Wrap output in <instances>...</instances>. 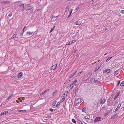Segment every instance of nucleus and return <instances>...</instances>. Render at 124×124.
Here are the masks:
<instances>
[{
	"label": "nucleus",
	"mask_w": 124,
	"mask_h": 124,
	"mask_svg": "<svg viewBox=\"0 0 124 124\" xmlns=\"http://www.w3.org/2000/svg\"><path fill=\"white\" fill-rule=\"evenodd\" d=\"M108 29V28H106V29H105L106 30H107Z\"/></svg>",
	"instance_id": "774afa93"
},
{
	"label": "nucleus",
	"mask_w": 124,
	"mask_h": 124,
	"mask_svg": "<svg viewBox=\"0 0 124 124\" xmlns=\"http://www.w3.org/2000/svg\"><path fill=\"white\" fill-rule=\"evenodd\" d=\"M117 98H116V97L115 96V97L113 99H114V100H115Z\"/></svg>",
	"instance_id": "338daca9"
},
{
	"label": "nucleus",
	"mask_w": 124,
	"mask_h": 124,
	"mask_svg": "<svg viewBox=\"0 0 124 124\" xmlns=\"http://www.w3.org/2000/svg\"><path fill=\"white\" fill-rule=\"evenodd\" d=\"M24 29H23V30L21 31V32L20 33V35H22L23 34L24 32Z\"/></svg>",
	"instance_id": "c85d7f7f"
},
{
	"label": "nucleus",
	"mask_w": 124,
	"mask_h": 124,
	"mask_svg": "<svg viewBox=\"0 0 124 124\" xmlns=\"http://www.w3.org/2000/svg\"><path fill=\"white\" fill-rule=\"evenodd\" d=\"M112 56L111 57H110L108 58L106 60V62H108L109 60H110L112 58Z\"/></svg>",
	"instance_id": "cd10ccee"
},
{
	"label": "nucleus",
	"mask_w": 124,
	"mask_h": 124,
	"mask_svg": "<svg viewBox=\"0 0 124 124\" xmlns=\"http://www.w3.org/2000/svg\"><path fill=\"white\" fill-rule=\"evenodd\" d=\"M115 104H111L110 105V106H115Z\"/></svg>",
	"instance_id": "4d7b16f0"
},
{
	"label": "nucleus",
	"mask_w": 124,
	"mask_h": 124,
	"mask_svg": "<svg viewBox=\"0 0 124 124\" xmlns=\"http://www.w3.org/2000/svg\"><path fill=\"white\" fill-rule=\"evenodd\" d=\"M120 13L122 14L124 13V10H122L120 12Z\"/></svg>",
	"instance_id": "49530a36"
},
{
	"label": "nucleus",
	"mask_w": 124,
	"mask_h": 124,
	"mask_svg": "<svg viewBox=\"0 0 124 124\" xmlns=\"http://www.w3.org/2000/svg\"><path fill=\"white\" fill-rule=\"evenodd\" d=\"M118 116V115L117 114H115L114 115L112 116L111 119H114L115 118H117Z\"/></svg>",
	"instance_id": "ddd939ff"
},
{
	"label": "nucleus",
	"mask_w": 124,
	"mask_h": 124,
	"mask_svg": "<svg viewBox=\"0 0 124 124\" xmlns=\"http://www.w3.org/2000/svg\"><path fill=\"white\" fill-rule=\"evenodd\" d=\"M57 101H54L52 103V105L53 106H54Z\"/></svg>",
	"instance_id": "6ab92c4d"
},
{
	"label": "nucleus",
	"mask_w": 124,
	"mask_h": 124,
	"mask_svg": "<svg viewBox=\"0 0 124 124\" xmlns=\"http://www.w3.org/2000/svg\"><path fill=\"white\" fill-rule=\"evenodd\" d=\"M118 102V101H116V102H115V104H116Z\"/></svg>",
	"instance_id": "bf43d9fd"
},
{
	"label": "nucleus",
	"mask_w": 124,
	"mask_h": 124,
	"mask_svg": "<svg viewBox=\"0 0 124 124\" xmlns=\"http://www.w3.org/2000/svg\"><path fill=\"white\" fill-rule=\"evenodd\" d=\"M82 100H83L82 99H81V98L77 99L75 100V102H77V101H78V103L79 104L82 101Z\"/></svg>",
	"instance_id": "1a4fd4ad"
},
{
	"label": "nucleus",
	"mask_w": 124,
	"mask_h": 124,
	"mask_svg": "<svg viewBox=\"0 0 124 124\" xmlns=\"http://www.w3.org/2000/svg\"><path fill=\"white\" fill-rule=\"evenodd\" d=\"M106 101L105 99H101V101L100 103L101 104H103Z\"/></svg>",
	"instance_id": "dca6fc26"
},
{
	"label": "nucleus",
	"mask_w": 124,
	"mask_h": 124,
	"mask_svg": "<svg viewBox=\"0 0 124 124\" xmlns=\"http://www.w3.org/2000/svg\"><path fill=\"white\" fill-rule=\"evenodd\" d=\"M110 71V70L109 69H107L103 70V72L106 73H108Z\"/></svg>",
	"instance_id": "9b49d317"
},
{
	"label": "nucleus",
	"mask_w": 124,
	"mask_h": 124,
	"mask_svg": "<svg viewBox=\"0 0 124 124\" xmlns=\"http://www.w3.org/2000/svg\"><path fill=\"white\" fill-rule=\"evenodd\" d=\"M2 4L3 5H7L9 4L10 3V2L8 1H2Z\"/></svg>",
	"instance_id": "0eeeda50"
},
{
	"label": "nucleus",
	"mask_w": 124,
	"mask_h": 124,
	"mask_svg": "<svg viewBox=\"0 0 124 124\" xmlns=\"http://www.w3.org/2000/svg\"><path fill=\"white\" fill-rule=\"evenodd\" d=\"M119 70H117L115 71L114 72V74L115 76L117 75L119 73Z\"/></svg>",
	"instance_id": "4468645a"
},
{
	"label": "nucleus",
	"mask_w": 124,
	"mask_h": 124,
	"mask_svg": "<svg viewBox=\"0 0 124 124\" xmlns=\"http://www.w3.org/2000/svg\"><path fill=\"white\" fill-rule=\"evenodd\" d=\"M100 6V5L99 4H97L95 5V7H98Z\"/></svg>",
	"instance_id": "8fccbe9b"
},
{
	"label": "nucleus",
	"mask_w": 124,
	"mask_h": 124,
	"mask_svg": "<svg viewBox=\"0 0 124 124\" xmlns=\"http://www.w3.org/2000/svg\"><path fill=\"white\" fill-rule=\"evenodd\" d=\"M8 111H5L3 112L2 113H1L0 114V115L2 116L3 115L6 114L7 113H8Z\"/></svg>",
	"instance_id": "a211bd4d"
},
{
	"label": "nucleus",
	"mask_w": 124,
	"mask_h": 124,
	"mask_svg": "<svg viewBox=\"0 0 124 124\" xmlns=\"http://www.w3.org/2000/svg\"><path fill=\"white\" fill-rule=\"evenodd\" d=\"M101 119V117H98L95 119L94 121V122H96L99 121H101L100 119Z\"/></svg>",
	"instance_id": "423d86ee"
},
{
	"label": "nucleus",
	"mask_w": 124,
	"mask_h": 124,
	"mask_svg": "<svg viewBox=\"0 0 124 124\" xmlns=\"http://www.w3.org/2000/svg\"><path fill=\"white\" fill-rule=\"evenodd\" d=\"M18 111L20 112H23V113H25L26 112L27 110H18Z\"/></svg>",
	"instance_id": "2eb2a0df"
},
{
	"label": "nucleus",
	"mask_w": 124,
	"mask_h": 124,
	"mask_svg": "<svg viewBox=\"0 0 124 124\" xmlns=\"http://www.w3.org/2000/svg\"><path fill=\"white\" fill-rule=\"evenodd\" d=\"M77 80H75L73 83L70 85V87L71 89H72L74 87L75 83H77Z\"/></svg>",
	"instance_id": "39448f33"
},
{
	"label": "nucleus",
	"mask_w": 124,
	"mask_h": 124,
	"mask_svg": "<svg viewBox=\"0 0 124 124\" xmlns=\"http://www.w3.org/2000/svg\"><path fill=\"white\" fill-rule=\"evenodd\" d=\"M69 7L68 6H67V7H66V8H65V10L66 11H67L68 9V11L69 10Z\"/></svg>",
	"instance_id": "f704fd0d"
},
{
	"label": "nucleus",
	"mask_w": 124,
	"mask_h": 124,
	"mask_svg": "<svg viewBox=\"0 0 124 124\" xmlns=\"http://www.w3.org/2000/svg\"><path fill=\"white\" fill-rule=\"evenodd\" d=\"M57 90H55L52 94L53 96H55L56 94V93L57 92Z\"/></svg>",
	"instance_id": "4be33fe9"
},
{
	"label": "nucleus",
	"mask_w": 124,
	"mask_h": 124,
	"mask_svg": "<svg viewBox=\"0 0 124 124\" xmlns=\"http://www.w3.org/2000/svg\"><path fill=\"white\" fill-rule=\"evenodd\" d=\"M120 81H117V86H118L120 84Z\"/></svg>",
	"instance_id": "a18cd8bd"
},
{
	"label": "nucleus",
	"mask_w": 124,
	"mask_h": 124,
	"mask_svg": "<svg viewBox=\"0 0 124 124\" xmlns=\"http://www.w3.org/2000/svg\"><path fill=\"white\" fill-rule=\"evenodd\" d=\"M12 96V95H11L10 96H9L8 98L7 99V100H9V99L11 98Z\"/></svg>",
	"instance_id": "c03bdc74"
},
{
	"label": "nucleus",
	"mask_w": 124,
	"mask_h": 124,
	"mask_svg": "<svg viewBox=\"0 0 124 124\" xmlns=\"http://www.w3.org/2000/svg\"><path fill=\"white\" fill-rule=\"evenodd\" d=\"M76 102H75H75L74 103V104L76 106H78V102L77 103H76Z\"/></svg>",
	"instance_id": "de8ad7c7"
},
{
	"label": "nucleus",
	"mask_w": 124,
	"mask_h": 124,
	"mask_svg": "<svg viewBox=\"0 0 124 124\" xmlns=\"http://www.w3.org/2000/svg\"><path fill=\"white\" fill-rule=\"evenodd\" d=\"M51 116H50V115H49L47 117V118L48 119H49L50 118H51Z\"/></svg>",
	"instance_id": "3c124183"
},
{
	"label": "nucleus",
	"mask_w": 124,
	"mask_h": 124,
	"mask_svg": "<svg viewBox=\"0 0 124 124\" xmlns=\"http://www.w3.org/2000/svg\"><path fill=\"white\" fill-rule=\"evenodd\" d=\"M81 22L80 21V20H79L75 22L74 24L77 25H80L81 24Z\"/></svg>",
	"instance_id": "9d476101"
},
{
	"label": "nucleus",
	"mask_w": 124,
	"mask_h": 124,
	"mask_svg": "<svg viewBox=\"0 0 124 124\" xmlns=\"http://www.w3.org/2000/svg\"><path fill=\"white\" fill-rule=\"evenodd\" d=\"M95 79L94 78H92V79H91L90 81L92 83H93L95 81Z\"/></svg>",
	"instance_id": "393cba45"
},
{
	"label": "nucleus",
	"mask_w": 124,
	"mask_h": 124,
	"mask_svg": "<svg viewBox=\"0 0 124 124\" xmlns=\"http://www.w3.org/2000/svg\"><path fill=\"white\" fill-rule=\"evenodd\" d=\"M121 105L120 104H119L117 107L116 108V110H118L119 109L121 106Z\"/></svg>",
	"instance_id": "a878e982"
},
{
	"label": "nucleus",
	"mask_w": 124,
	"mask_h": 124,
	"mask_svg": "<svg viewBox=\"0 0 124 124\" xmlns=\"http://www.w3.org/2000/svg\"><path fill=\"white\" fill-rule=\"evenodd\" d=\"M72 121L75 124H76V121L74 119H72Z\"/></svg>",
	"instance_id": "7c9ffc66"
},
{
	"label": "nucleus",
	"mask_w": 124,
	"mask_h": 124,
	"mask_svg": "<svg viewBox=\"0 0 124 124\" xmlns=\"http://www.w3.org/2000/svg\"><path fill=\"white\" fill-rule=\"evenodd\" d=\"M49 90V89H48L47 90H45V91H44L45 93L46 92H47V91H48Z\"/></svg>",
	"instance_id": "5fc2aeb1"
},
{
	"label": "nucleus",
	"mask_w": 124,
	"mask_h": 124,
	"mask_svg": "<svg viewBox=\"0 0 124 124\" xmlns=\"http://www.w3.org/2000/svg\"><path fill=\"white\" fill-rule=\"evenodd\" d=\"M108 112H107L106 113H105L104 115V116H107L108 114Z\"/></svg>",
	"instance_id": "37998d69"
},
{
	"label": "nucleus",
	"mask_w": 124,
	"mask_h": 124,
	"mask_svg": "<svg viewBox=\"0 0 124 124\" xmlns=\"http://www.w3.org/2000/svg\"><path fill=\"white\" fill-rule=\"evenodd\" d=\"M12 12L10 13L9 14V15H8V18L9 17H10V16H12Z\"/></svg>",
	"instance_id": "72a5a7b5"
},
{
	"label": "nucleus",
	"mask_w": 124,
	"mask_h": 124,
	"mask_svg": "<svg viewBox=\"0 0 124 124\" xmlns=\"http://www.w3.org/2000/svg\"><path fill=\"white\" fill-rule=\"evenodd\" d=\"M77 120L79 121V122H81V121L79 119H77Z\"/></svg>",
	"instance_id": "052dcab7"
},
{
	"label": "nucleus",
	"mask_w": 124,
	"mask_h": 124,
	"mask_svg": "<svg viewBox=\"0 0 124 124\" xmlns=\"http://www.w3.org/2000/svg\"><path fill=\"white\" fill-rule=\"evenodd\" d=\"M45 93V92L44 91V92H43L42 93H41L40 94V95H42L43 94H44Z\"/></svg>",
	"instance_id": "603ef678"
},
{
	"label": "nucleus",
	"mask_w": 124,
	"mask_h": 124,
	"mask_svg": "<svg viewBox=\"0 0 124 124\" xmlns=\"http://www.w3.org/2000/svg\"><path fill=\"white\" fill-rule=\"evenodd\" d=\"M16 34H15L14 35L11 37V39H13L14 38H15L16 37Z\"/></svg>",
	"instance_id": "2f4dec72"
},
{
	"label": "nucleus",
	"mask_w": 124,
	"mask_h": 124,
	"mask_svg": "<svg viewBox=\"0 0 124 124\" xmlns=\"http://www.w3.org/2000/svg\"><path fill=\"white\" fill-rule=\"evenodd\" d=\"M73 9H72L70 11V14H71L72 12V10H73Z\"/></svg>",
	"instance_id": "6e6d98bb"
},
{
	"label": "nucleus",
	"mask_w": 124,
	"mask_h": 124,
	"mask_svg": "<svg viewBox=\"0 0 124 124\" xmlns=\"http://www.w3.org/2000/svg\"><path fill=\"white\" fill-rule=\"evenodd\" d=\"M83 72V71H81L79 72L78 75L77 76H80V74Z\"/></svg>",
	"instance_id": "e433bc0d"
},
{
	"label": "nucleus",
	"mask_w": 124,
	"mask_h": 124,
	"mask_svg": "<svg viewBox=\"0 0 124 124\" xmlns=\"http://www.w3.org/2000/svg\"><path fill=\"white\" fill-rule=\"evenodd\" d=\"M76 41V40H72V41H71V42H72L73 43L75 42Z\"/></svg>",
	"instance_id": "13d9d810"
},
{
	"label": "nucleus",
	"mask_w": 124,
	"mask_h": 124,
	"mask_svg": "<svg viewBox=\"0 0 124 124\" xmlns=\"http://www.w3.org/2000/svg\"><path fill=\"white\" fill-rule=\"evenodd\" d=\"M92 72H90L89 73L85 75V78L86 79V80H87L91 76L92 74Z\"/></svg>",
	"instance_id": "20e7f679"
},
{
	"label": "nucleus",
	"mask_w": 124,
	"mask_h": 124,
	"mask_svg": "<svg viewBox=\"0 0 124 124\" xmlns=\"http://www.w3.org/2000/svg\"><path fill=\"white\" fill-rule=\"evenodd\" d=\"M33 33V32H31L30 31H28L27 32L26 35H27L28 34H29L30 35H31Z\"/></svg>",
	"instance_id": "b1692460"
},
{
	"label": "nucleus",
	"mask_w": 124,
	"mask_h": 124,
	"mask_svg": "<svg viewBox=\"0 0 124 124\" xmlns=\"http://www.w3.org/2000/svg\"><path fill=\"white\" fill-rule=\"evenodd\" d=\"M22 2L21 1H16L15 2V3H18L19 4L21 3Z\"/></svg>",
	"instance_id": "ea45409f"
},
{
	"label": "nucleus",
	"mask_w": 124,
	"mask_h": 124,
	"mask_svg": "<svg viewBox=\"0 0 124 124\" xmlns=\"http://www.w3.org/2000/svg\"><path fill=\"white\" fill-rule=\"evenodd\" d=\"M16 101L17 103H18L19 102V101L18 100H16Z\"/></svg>",
	"instance_id": "69168bd1"
},
{
	"label": "nucleus",
	"mask_w": 124,
	"mask_h": 124,
	"mask_svg": "<svg viewBox=\"0 0 124 124\" xmlns=\"http://www.w3.org/2000/svg\"><path fill=\"white\" fill-rule=\"evenodd\" d=\"M77 71H76L75 73H74L73 74H71V75H70V76H69V77L70 78H71L72 77H73Z\"/></svg>",
	"instance_id": "f3484780"
},
{
	"label": "nucleus",
	"mask_w": 124,
	"mask_h": 124,
	"mask_svg": "<svg viewBox=\"0 0 124 124\" xmlns=\"http://www.w3.org/2000/svg\"><path fill=\"white\" fill-rule=\"evenodd\" d=\"M23 73L22 72H20L18 73L17 75V77L18 78H21L22 76Z\"/></svg>",
	"instance_id": "f8f14e48"
},
{
	"label": "nucleus",
	"mask_w": 124,
	"mask_h": 124,
	"mask_svg": "<svg viewBox=\"0 0 124 124\" xmlns=\"http://www.w3.org/2000/svg\"><path fill=\"white\" fill-rule=\"evenodd\" d=\"M65 97L64 96H63L62 95V99L61 100V101L62 102H63L65 100Z\"/></svg>",
	"instance_id": "412c9836"
},
{
	"label": "nucleus",
	"mask_w": 124,
	"mask_h": 124,
	"mask_svg": "<svg viewBox=\"0 0 124 124\" xmlns=\"http://www.w3.org/2000/svg\"><path fill=\"white\" fill-rule=\"evenodd\" d=\"M73 43L72 42H71V41H70L68 43V45H70L71 44H72Z\"/></svg>",
	"instance_id": "a19ab883"
},
{
	"label": "nucleus",
	"mask_w": 124,
	"mask_h": 124,
	"mask_svg": "<svg viewBox=\"0 0 124 124\" xmlns=\"http://www.w3.org/2000/svg\"><path fill=\"white\" fill-rule=\"evenodd\" d=\"M101 66H100V67H98V68H97V67L95 68V70H94V71L95 72H96L98 70V69Z\"/></svg>",
	"instance_id": "4c0bfd02"
},
{
	"label": "nucleus",
	"mask_w": 124,
	"mask_h": 124,
	"mask_svg": "<svg viewBox=\"0 0 124 124\" xmlns=\"http://www.w3.org/2000/svg\"><path fill=\"white\" fill-rule=\"evenodd\" d=\"M118 110H116V109L115 110L114 112H115L116 113V111Z\"/></svg>",
	"instance_id": "0e129e2a"
},
{
	"label": "nucleus",
	"mask_w": 124,
	"mask_h": 124,
	"mask_svg": "<svg viewBox=\"0 0 124 124\" xmlns=\"http://www.w3.org/2000/svg\"><path fill=\"white\" fill-rule=\"evenodd\" d=\"M86 109V108L85 107H84L82 109V111L83 112H85V109Z\"/></svg>",
	"instance_id": "bb28decb"
},
{
	"label": "nucleus",
	"mask_w": 124,
	"mask_h": 124,
	"mask_svg": "<svg viewBox=\"0 0 124 124\" xmlns=\"http://www.w3.org/2000/svg\"><path fill=\"white\" fill-rule=\"evenodd\" d=\"M25 9L26 10H30L31 12L33 11V8L30 4H27L25 5Z\"/></svg>",
	"instance_id": "f257e3e1"
},
{
	"label": "nucleus",
	"mask_w": 124,
	"mask_h": 124,
	"mask_svg": "<svg viewBox=\"0 0 124 124\" xmlns=\"http://www.w3.org/2000/svg\"><path fill=\"white\" fill-rule=\"evenodd\" d=\"M120 94V92H119L117 93L116 94V95L115 96L116 98H117V97L119 96V95Z\"/></svg>",
	"instance_id": "aec40b11"
},
{
	"label": "nucleus",
	"mask_w": 124,
	"mask_h": 124,
	"mask_svg": "<svg viewBox=\"0 0 124 124\" xmlns=\"http://www.w3.org/2000/svg\"><path fill=\"white\" fill-rule=\"evenodd\" d=\"M61 103V102L59 101L57 104L56 105V107H57Z\"/></svg>",
	"instance_id": "c9c22d12"
},
{
	"label": "nucleus",
	"mask_w": 124,
	"mask_h": 124,
	"mask_svg": "<svg viewBox=\"0 0 124 124\" xmlns=\"http://www.w3.org/2000/svg\"><path fill=\"white\" fill-rule=\"evenodd\" d=\"M78 89V86H77L75 88V89L73 90V93L72 96V97H74L75 96L76 92Z\"/></svg>",
	"instance_id": "7ed1b4c3"
},
{
	"label": "nucleus",
	"mask_w": 124,
	"mask_h": 124,
	"mask_svg": "<svg viewBox=\"0 0 124 124\" xmlns=\"http://www.w3.org/2000/svg\"><path fill=\"white\" fill-rule=\"evenodd\" d=\"M71 15V14H69V16H68V18L69 17H70V16Z\"/></svg>",
	"instance_id": "e2e57ef3"
},
{
	"label": "nucleus",
	"mask_w": 124,
	"mask_h": 124,
	"mask_svg": "<svg viewBox=\"0 0 124 124\" xmlns=\"http://www.w3.org/2000/svg\"><path fill=\"white\" fill-rule=\"evenodd\" d=\"M79 9V7H77L75 9V11H78Z\"/></svg>",
	"instance_id": "79ce46f5"
},
{
	"label": "nucleus",
	"mask_w": 124,
	"mask_h": 124,
	"mask_svg": "<svg viewBox=\"0 0 124 124\" xmlns=\"http://www.w3.org/2000/svg\"><path fill=\"white\" fill-rule=\"evenodd\" d=\"M17 5L18 6V7L20 8V10L23 11L25 9L24 4H23L22 2L20 4H18Z\"/></svg>",
	"instance_id": "f03ea898"
},
{
	"label": "nucleus",
	"mask_w": 124,
	"mask_h": 124,
	"mask_svg": "<svg viewBox=\"0 0 124 124\" xmlns=\"http://www.w3.org/2000/svg\"><path fill=\"white\" fill-rule=\"evenodd\" d=\"M120 86H124V81L122 82L120 84Z\"/></svg>",
	"instance_id": "473e14b6"
},
{
	"label": "nucleus",
	"mask_w": 124,
	"mask_h": 124,
	"mask_svg": "<svg viewBox=\"0 0 124 124\" xmlns=\"http://www.w3.org/2000/svg\"><path fill=\"white\" fill-rule=\"evenodd\" d=\"M59 16V15H58L57 16H52V18H53V17H54V18L57 17Z\"/></svg>",
	"instance_id": "09e8293b"
},
{
	"label": "nucleus",
	"mask_w": 124,
	"mask_h": 124,
	"mask_svg": "<svg viewBox=\"0 0 124 124\" xmlns=\"http://www.w3.org/2000/svg\"><path fill=\"white\" fill-rule=\"evenodd\" d=\"M49 110L51 112H53V109L52 108H50L49 109Z\"/></svg>",
	"instance_id": "864d4df0"
},
{
	"label": "nucleus",
	"mask_w": 124,
	"mask_h": 124,
	"mask_svg": "<svg viewBox=\"0 0 124 124\" xmlns=\"http://www.w3.org/2000/svg\"><path fill=\"white\" fill-rule=\"evenodd\" d=\"M57 66V64H55L51 66V70H54L56 68Z\"/></svg>",
	"instance_id": "6e6552de"
},
{
	"label": "nucleus",
	"mask_w": 124,
	"mask_h": 124,
	"mask_svg": "<svg viewBox=\"0 0 124 124\" xmlns=\"http://www.w3.org/2000/svg\"><path fill=\"white\" fill-rule=\"evenodd\" d=\"M90 116H85L84 117V118L86 119H89L90 118Z\"/></svg>",
	"instance_id": "5701e85b"
},
{
	"label": "nucleus",
	"mask_w": 124,
	"mask_h": 124,
	"mask_svg": "<svg viewBox=\"0 0 124 124\" xmlns=\"http://www.w3.org/2000/svg\"><path fill=\"white\" fill-rule=\"evenodd\" d=\"M27 105V107L28 108V109H28V110H29V109H30V106L29 105H28V104H26Z\"/></svg>",
	"instance_id": "58836bf2"
},
{
	"label": "nucleus",
	"mask_w": 124,
	"mask_h": 124,
	"mask_svg": "<svg viewBox=\"0 0 124 124\" xmlns=\"http://www.w3.org/2000/svg\"><path fill=\"white\" fill-rule=\"evenodd\" d=\"M55 26H54L53 28H52L51 29L50 32V33H51L54 30V29L55 28Z\"/></svg>",
	"instance_id": "c756f323"
},
{
	"label": "nucleus",
	"mask_w": 124,
	"mask_h": 124,
	"mask_svg": "<svg viewBox=\"0 0 124 124\" xmlns=\"http://www.w3.org/2000/svg\"><path fill=\"white\" fill-rule=\"evenodd\" d=\"M110 102H109V103H108V105L109 106H110Z\"/></svg>",
	"instance_id": "680f3d73"
}]
</instances>
